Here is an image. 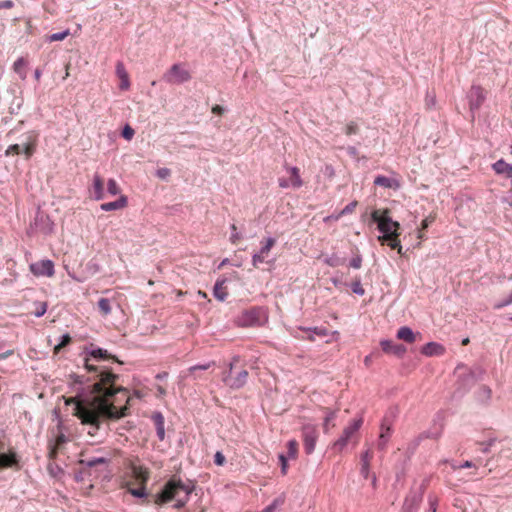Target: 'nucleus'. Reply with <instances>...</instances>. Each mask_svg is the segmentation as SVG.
I'll return each mask as SVG.
<instances>
[{
	"instance_id": "5",
	"label": "nucleus",
	"mask_w": 512,
	"mask_h": 512,
	"mask_svg": "<svg viewBox=\"0 0 512 512\" xmlns=\"http://www.w3.org/2000/svg\"><path fill=\"white\" fill-rule=\"evenodd\" d=\"M239 357L234 356L229 364V371L224 372L222 381L231 389H239L243 387L248 378V371L245 367H237Z\"/></svg>"
},
{
	"instance_id": "50",
	"label": "nucleus",
	"mask_w": 512,
	"mask_h": 512,
	"mask_svg": "<svg viewBox=\"0 0 512 512\" xmlns=\"http://www.w3.org/2000/svg\"><path fill=\"white\" fill-rule=\"evenodd\" d=\"M226 462L225 456L220 452H216L214 456V463L218 466H223Z\"/></svg>"
},
{
	"instance_id": "2",
	"label": "nucleus",
	"mask_w": 512,
	"mask_h": 512,
	"mask_svg": "<svg viewBox=\"0 0 512 512\" xmlns=\"http://www.w3.org/2000/svg\"><path fill=\"white\" fill-rule=\"evenodd\" d=\"M190 493L191 489L186 486L180 479L176 480L172 478L165 484L162 491L157 494L155 503L161 505L172 500H176L177 502L175 507L181 508L188 501Z\"/></svg>"
},
{
	"instance_id": "34",
	"label": "nucleus",
	"mask_w": 512,
	"mask_h": 512,
	"mask_svg": "<svg viewBox=\"0 0 512 512\" xmlns=\"http://www.w3.org/2000/svg\"><path fill=\"white\" fill-rule=\"evenodd\" d=\"M98 309L102 316H108L112 311L110 300L107 298H100L98 301Z\"/></svg>"
},
{
	"instance_id": "52",
	"label": "nucleus",
	"mask_w": 512,
	"mask_h": 512,
	"mask_svg": "<svg viewBox=\"0 0 512 512\" xmlns=\"http://www.w3.org/2000/svg\"><path fill=\"white\" fill-rule=\"evenodd\" d=\"M279 460H280V463H281L282 474L285 475L287 473V468H288L287 458L284 455H280L279 456Z\"/></svg>"
},
{
	"instance_id": "47",
	"label": "nucleus",
	"mask_w": 512,
	"mask_h": 512,
	"mask_svg": "<svg viewBox=\"0 0 512 512\" xmlns=\"http://www.w3.org/2000/svg\"><path fill=\"white\" fill-rule=\"evenodd\" d=\"M47 310V304L45 302H41L38 304L36 311L34 312V315L36 317H41L46 313Z\"/></svg>"
},
{
	"instance_id": "39",
	"label": "nucleus",
	"mask_w": 512,
	"mask_h": 512,
	"mask_svg": "<svg viewBox=\"0 0 512 512\" xmlns=\"http://www.w3.org/2000/svg\"><path fill=\"white\" fill-rule=\"evenodd\" d=\"M351 289H352L353 293L358 294V295H364V293H365V290L362 287L360 279H355L351 283Z\"/></svg>"
},
{
	"instance_id": "15",
	"label": "nucleus",
	"mask_w": 512,
	"mask_h": 512,
	"mask_svg": "<svg viewBox=\"0 0 512 512\" xmlns=\"http://www.w3.org/2000/svg\"><path fill=\"white\" fill-rule=\"evenodd\" d=\"M380 346L385 353L398 357H402L406 353V348L402 344H395L391 340H382Z\"/></svg>"
},
{
	"instance_id": "9",
	"label": "nucleus",
	"mask_w": 512,
	"mask_h": 512,
	"mask_svg": "<svg viewBox=\"0 0 512 512\" xmlns=\"http://www.w3.org/2000/svg\"><path fill=\"white\" fill-rule=\"evenodd\" d=\"M318 430L316 425L313 424H305L302 427V437L304 443V449L307 454H311L314 449L318 439Z\"/></svg>"
},
{
	"instance_id": "54",
	"label": "nucleus",
	"mask_w": 512,
	"mask_h": 512,
	"mask_svg": "<svg viewBox=\"0 0 512 512\" xmlns=\"http://www.w3.org/2000/svg\"><path fill=\"white\" fill-rule=\"evenodd\" d=\"M494 442L495 438H491L487 443H481V445L483 446L481 449L482 452L487 453L489 451V448L494 444Z\"/></svg>"
},
{
	"instance_id": "48",
	"label": "nucleus",
	"mask_w": 512,
	"mask_h": 512,
	"mask_svg": "<svg viewBox=\"0 0 512 512\" xmlns=\"http://www.w3.org/2000/svg\"><path fill=\"white\" fill-rule=\"evenodd\" d=\"M358 205V202L357 201H353L351 203H349L340 213V216L341 215H345V214H349V213H352L356 206Z\"/></svg>"
},
{
	"instance_id": "51",
	"label": "nucleus",
	"mask_w": 512,
	"mask_h": 512,
	"mask_svg": "<svg viewBox=\"0 0 512 512\" xmlns=\"http://www.w3.org/2000/svg\"><path fill=\"white\" fill-rule=\"evenodd\" d=\"M35 151V144L34 143H28L24 147V154L26 158H30Z\"/></svg>"
},
{
	"instance_id": "14",
	"label": "nucleus",
	"mask_w": 512,
	"mask_h": 512,
	"mask_svg": "<svg viewBox=\"0 0 512 512\" xmlns=\"http://www.w3.org/2000/svg\"><path fill=\"white\" fill-rule=\"evenodd\" d=\"M430 483V477H426L423 479L421 486H420V494L418 496H412L411 498L407 497L404 502V507L411 510L412 507L419 506L420 502L422 501V496L424 494V491L429 486Z\"/></svg>"
},
{
	"instance_id": "10",
	"label": "nucleus",
	"mask_w": 512,
	"mask_h": 512,
	"mask_svg": "<svg viewBox=\"0 0 512 512\" xmlns=\"http://www.w3.org/2000/svg\"><path fill=\"white\" fill-rule=\"evenodd\" d=\"M29 269H30L31 273L37 277H40V276L52 277L55 273L54 263L48 259L41 260L36 263H32L29 266Z\"/></svg>"
},
{
	"instance_id": "46",
	"label": "nucleus",
	"mask_w": 512,
	"mask_h": 512,
	"mask_svg": "<svg viewBox=\"0 0 512 512\" xmlns=\"http://www.w3.org/2000/svg\"><path fill=\"white\" fill-rule=\"evenodd\" d=\"M134 129L129 126V125H126L122 131V136L126 139V140H131L134 136Z\"/></svg>"
},
{
	"instance_id": "38",
	"label": "nucleus",
	"mask_w": 512,
	"mask_h": 512,
	"mask_svg": "<svg viewBox=\"0 0 512 512\" xmlns=\"http://www.w3.org/2000/svg\"><path fill=\"white\" fill-rule=\"evenodd\" d=\"M107 190L111 195H117L120 193V187L114 179L108 180Z\"/></svg>"
},
{
	"instance_id": "23",
	"label": "nucleus",
	"mask_w": 512,
	"mask_h": 512,
	"mask_svg": "<svg viewBox=\"0 0 512 512\" xmlns=\"http://www.w3.org/2000/svg\"><path fill=\"white\" fill-rule=\"evenodd\" d=\"M213 295L219 301H224L227 298L228 290L225 279L216 281L213 289Z\"/></svg>"
},
{
	"instance_id": "25",
	"label": "nucleus",
	"mask_w": 512,
	"mask_h": 512,
	"mask_svg": "<svg viewBox=\"0 0 512 512\" xmlns=\"http://www.w3.org/2000/svg\"><path fill=\"white\" fill-rule=\"evenodd\" d=\"M391 436V426L383 422L378 440V448L384 450Z\"/></svg>"
},
{
	"instance_id": "21",
	"label": "nucleus",
	"mask_w": 512,
	"mask_h": 512,
	"mask_svg": "<svg viewBox=\"0 0 512 512\" xmlns=\"http://www.w3.org/2000/svg\"><path fill=\"white\" fill-rule=\"evenodd\" d=\"M286 170L289 174V182L291 187L298 189L303 185V181L300 175V169L297 167H286Z\"/></svg>"
},
{
	"instance_id": "57",
	"label": "nucleus",
	"mask_w": 512,
	"mask_h": 512,
	"mask_svg": "<svg viewBox=\"0 0 512 512\" xmlns=\"http://www.w3.org/2000/svg\"><path fill=\"white\" fill-rule=\"evenodd\" d=\"M434 218H425L421 223V229L425 230L428 228V226L433 222Z\"/></svg>"
},
{
	"instance_id": "24",
	"label": "nucleus",
	"mask_w": 512,
	"mask_h": 512,
	"mask_svg": "<svg viewBox=\"0 0 512 512\" xmlns=\"http://www.w3.org/2000/svg\"><path fill=\"white\" fill-rule=\"evenodd\" d=\"M128 204L127 197L125 195H121L120 198L113 202L103 203L101 204V209L103 211H112L125 208Z\"/></svg>"
},
{
	"instance_id": "17",
	"label": "nucleus",
	"mask_w": 512,
	"mask_h": 512,
	"mask_svg": "<svg viewBox=\"0 0 512 512\" xmlns=\"http://www.w3.org/2000/svg\"><path fill=\"white\" fill-rule=\"evenodd\" d=\"M116 74L120 79L119 88L123 91H126L130 88V79L129 75L122 63H117L116 65Z\"/></svg>"
},
{
	"instance_id": "35",
	"label": "nucleus",
	"mask_w": 512,
	"mask_h": 512,
	"mask_svg": "<svg viewBox=\"0 0 512 512\" xmlns=\"http://www.w3.org/2000/svg\"><path fill=\"white\" fill-rule=\"evenodd\" d=\"M284 502H285V497L279 496V497L275 498L269 506H267L260 512H276V510L279 509L284 504Z\"/></svg>"
},
{
	"instance_id": "56",
	"label": "nucleus",
	"mask_w": 512,
	"mask_h": 512,
	"mask_svg": "<svg viewBox=\"0 0 512 512\" xmlns=\"http://www.w3.org/2000/svg\"><path fill=\"white\" fill-rule=\"evenodd\" d=\"M157 174L160 178H166L170 175V170L167 168H161L157 171Z\"/></svg>"
},
{
	"instance_id": "43",
	"label": "nucleus",
	"mask_w": 512,
	"mask_h": 512,
	"mask_svg": "<svg viewBox=\"0 0 512 512\" xmlns=\"http://www.w3.org/2000/svg\"><path fill=\"white\" fill-rule=\"evenodd\" d=\"M349 266L354 269H360L362 266V257L360 254H356L349 262Z\"/></svg>"
},
{
	"instance_id": "53",
	"label": "nucleus",
	"mask_w": 512,
	"mask_h": 512,
	"mask_svg": "<svg viewBox=\"0 0 512 512\" xmlns=\"http://www.w3.org/2000/svg\"><path fill=\"white\" fill-rule=\"evenodd\" d=\"M14 7V2L12 0L0 1V9H11Z\"/></svg>"
},
{
	"instance_id": "49",
	"label": "nucleus",
	"mask_w": 512,
	"mask_h": 512,
	"mask_svg": "<svg viewBox=\"0 0 512 512\" xmlns=\"http://www.w3.org/2000/svg\"><path fill=\"white\" fill-rule=\"evenodd\" d=\"M106 463V459L103 457H93L87 461L88 466H96L98 464H104Z\"/></svg>"
},
{
	"instance_id": "4",
	"label": "nucleus",
	"mask_w": 512,
	"mask_h": 512,
	"mask_svg": "<svg viewBox=\"0 0 512 512\" xmlns=\"http://www.w3.org/2000/svg\"><path fill=\"white\" fill-rule=\"evenodd\" d=\"M268 321V311L264 307H251L242 311L235 319L239 327L263 326Z\"/></svg>"
},
{
	"instance_id": "45",
	"label": "nucleus",
	"mask_w": 512,
	"mask_h": 512,
	"mask_svg": "<svg viewBox=\"0 0 512 512\" xmlns=\"http://www.w3.org/2000/svg\"><path fill=\"white\" fill-rule=\"evenodd\" d=\"M512 304V291L510 292V294L508 295V297L506 299H504L503 301L499 302V303H496L494 305V308L495 309H501L503 307H506L508 305Z\"/></svg>"
},
{
	"instance_id": "29",
	"label": "nucleus",
	"mask_w": 512,
	"mask_h": 512,
	"mask_svg": "<svg viewBox=\"0 0 512 512\" xmlns=\"http://www.w3.org/2000/svg\"><path fill=\"white\" fill-rule=\"evenodd\" d=\"M325 417L323 422V430L328 433L331 428L335 427L334 420L336 418V411L330 410L329 408L324 409Z\"/></svg>"
},
{
	"instance_id": "27",
	"label": "nucleus",
	"mask_w": 512,
	"mask_h": 512,
	"mask_svg": "<svg viewBox=\"0 0 512 512\" xmlns=\"http://www.w3.org/2000/svg\"><path fill=\"white\" fill-rule=\"evenodd\" d=\"M373 458V452L371 449L366 450L361 455V474L364 478H368L369 470H370V462Z\"/></svg>"
},
{
	"instance_id": "13",
	"label": "nucleus",
	"mask_w": 512,
	"mask_h": 512,
	"mask_svg": "<svg viewBox=\"0 0 512 512\" xmlns=\"http://www.w3.org/2000/svg\"><path fill=\"white\" fill-rule=\"evenodd\" d=\"M400 232L399 233H389V235H380L378 236V241L381 245L387 244L391 249L397 250V252L402 255V246L400 243Z\"/></svg>"
},
{
	"instance_id": "33",
	"label": "nucleus",
	"mask_w": 512,
	"mask_h": 512,
	"mask_svg": "<svg viewBox=\"0 0 512 512\" xmlns=\"http://www.w3.org/2000/svg\"><path fill=\"white\" fill-rule=\"evenodd\" d=\"M26 65L27 62L24 58H19L14 62L13 70L21 77V79L26 78Z\"/></svg>"
},
{
	"instance_id": "63",
	"label": "nucleus",
	"mask_w": 512,
	"mask_h": 512,
	"mask_svg": "<svg viewBox=\"0 0 512 512\" xmlns=\"http://www.w3.org/2000/svg\"><path fill=\"white\" fill-rule=\"evenodd\" d=\"M157 391L160 395L166 394V390L162 386H157Z\"/></svg>"
},
{
	"instance_id": "3",
	"label": "nucleus",
	"mask_w": 512,
	"mask_h": 512,
	"mask_svg": "<svg viewBox=\"0 0 512 512\" xmlns=\"http://www.w3.org/2000/svg\"><path fill=\"white\" fill-rule=\"evenodd\" d=\"M130 473L124 480V486L129 493L135 497L145 496L146 484L149 480V471L147 468L137 465L134 461L129 460L127 464Z\"/></svg>"
},
{
	"instance_id": "12",
	"label": "nucleus",
	"mask_w": 512,
	"mask_h": 512,
	"mask_svg": "<svg viewBox=\"0 0 512 512\" xmlns=\"http://www.w3.org/2000/svg\"><path fill=\"white\" fill-rule=\"evenodd\" d=\"M89 194L94 200L97 201L102 200L105 196L104 180L98 173L93 175L92 184L89 188Z\"/></svg>"
},
{
	"instance_id": "61",
	"label": "nucleus",
	"mask_w": 512,
	"mask_h": 512,
	"mask_svg": "<svg viewBox=\"0 0 512 512\" xmlns=\"http://www.w3.org/2000/svg\"><path fill=\"white\" fill-rule=\"evenodd\" d=\"M41 75H42V71H41L40 69H38V68H37V69L35 70V73H34L35 79H36L37 81H39V80H40V78H41Z\"/></svg>"
},
{
	"instance_id": "42",
	"label": "nucleus",
	"mask_w": 512,
	"mask_h": 512,
	"mask_svg": "<svg viewBox=\"0 0 512 512\" xmlns=\"http://www.w3.org/2000/svg\"><path fill=\"white\" fill-rule=\"evenodd\" d=\"M358 131H359L358 125L353 121L348 123L345 127V134L348 136L357 134Z\"/></svg>"
},
{
	"instance_id": "41",
	"label": "nucleus",
	"mask_w": 512,
	"mask_h": 512,
	"mask_svg": "<svg viewBox=\"0 0 512 512\" xmlns=\"http://www.w3.org/2000/svg\"><path fill=\"white\" fill-rule=\"evenodd\" d=\"M231 229L233 232L230 236V242L234 245H237L239 241L242 239V236L240 235V233L237 232V227L235 224L231 225Z\"/></svg>"
},
{
	"instance_id": "6",
	"label": "nucleus",
	"mask_w": 512,
	"mask_h": 512,
	"mask_svg": "<svg viewBox=\"0 0 512 512\" xmlns=\"http://www.w3.org/2000/svg\"><path fill=\"white\" fill-rule=\"evenodd\" d=\"M371 218L377 224L382 235L400 232V224L392 219L391 211L388 208L374 210L371 213Z\"/></svg>"
},
{
	"instance_id": "62",
	"label": "nucleus",
	"mask_w": 512,
	"mask_h": 512,
	"mask_svg": "<svg viewBox=\"0 0 512 512\" xmlns=\"http://www.w3.org/2000/svg\"><path fill=\"white\" fill-rule=\"evenodd\" d=\"M69 70H70V63H67L65 65V75H64V79H66L67 77H69L70 73H69Z\"/></svg>"
},
{
	"instance_id": "36",
	"label": "nucleus",
	"mask_w": 512,
	"mask_h": 512,
	"mask_svg": "<svg viewBox=\"0 0 512 512\" xmlns=\"http://www.w3.org/2000/svg\"><path fill=\"white\" fill-rule=\"evenodd\" d=\"M288 457L295 459L298 453V442L296 440H290L287 444Z\"/></svg>"
},
{
	"instance_id": "55",
	"label": "nucleus",
	"mask_w": 512,
	"mask_h": 512,
	"mask_svg": "<svg viewBox=\"0 0 512 512\" xmlns=\"http://www.w3.org/2000/svg\"><path fill=\"white\" fill-rule=\"evenodd\" d=\"M278 183H279V186L281 188H289V187H291V184H290L289 180L286 179V178H279L278 179Z\"/></svg>"
},
{
	"instance_id": "7",
	"label": "nucleus",
	"mask_w": 512,
	"mask_h": 512,
	"mask_svg": "<svg viewBox=\"0 0 512 512\" xmlns=\"http://www.w3.org/2000/svg\"><path fill=\"white\" fill-rule=\"evenodd\" d=\"M362 423L363 419L358 418L354 419L347 427H345L340 438L333 443V449H335L338 452H342L343 449L348 444V442L360 429Z\"/></svg>"
},
{
	"instance_id": "59",
	"label": "nucleus",
	"mask_w": 512,
	"mask_h": 512,
	"mask_svg": "<svg viewBox=\"0 0 512 512\" xmlns=\"http://www.w3.org/2000/svg\"><path fill=\"white\" fill-rule=\"evenodd\" d=\"M476 467V465L471 461H465L462 465H460V468H471Z\"/></svg>"
},
{
	"instance_id": "60",
	"label": "nucleus",
	"mask_w": 512,
	"mask_h": 512,
	"mask_svg": "<svg viewBox=\"0 0 512 512\" xmlns=\"http://www.w3.org/2000/svg\"><path fill=\"white\" fill-rule=\"evenodd\" d=\"M13 353V351H6L4 353L0 354V361L6 359L8 356H10Z\"/></svg>"
},
{
	"instance_id": "18",
	"label": "nucleus",
	"mask_w": 512,
	"mask_h": 512,
	"mask_svg": "<svg viewBox=\"0 0 512 512\" xmlns=\"http://www.w3.org/2000/svg\"><path fill=\"white\" fill-rule=\"evenodd\" d=\"M471 97L472 99L470 101V108L472 110L478 109L485 99L484 90L479 86L473 87L471 91Z\"/></svg>"
},
{
	"instance_id": "16",
	"label": "nucleus",
	"mask_w": 512,
	"mask_h": 512,
	"mask_svg": "<svg viewBox=\"0 0 512 512\" xmlns=\"http://www.w3.org/2000/svg\"><path fill=\"white\" fill-rule=\"evenodd\" d=\"M421 353L425 356H441L445 353V348L439 343L429 342L421 348Z\"/></svg>"
},
{
	"instance_id": "40",
	"label": "nucleus",
	"mask_w": 512,
	"mask_h": 512,
	"mask_svg": "<svg viewBox=\"0 0 512 512\" xmlns=\"http://www.w3.org/2000/svg\"><path fill=\"white\" fill-rule=\"evenodd\" d=\"M69 35V30L60 33L51 34L48 37L49 42L62 41Z\"/></svg>"
},
{
	"instance_id": "28",
	"label": "nucleus",
	"mask_w": 512,
	"mask_h": 512,
	"mask_svg": "<svg viewBox=\"0 0 512 512\" xmlns=\"http://www.w3.org/2000/svg\"><path fill=\"white\" fill-rule=\"evenodd\" d=\"M18 463L17 456L14 452L0 454V468H8Z\"/></svg>"
},
{
	"instance_id": "26",
	"label": "nucleus",
	"mask_w": 512,
	"mask_h": 512,
	"mask_svg": "<svg viewBox=\"0 0 512 512\" xmlns=\"http://www.w3.org/2000/svg\"><path fill=\"white\" fill-rule=\"evenodd\" d=\"M492 168L497 174H505L507 177H512V164L507 163L503 159L496 161Z\"/></svg>"
},
{
	"instance_id": "64",
	"label": "nucleus",
	"mask_w": 512,
	"mask_h": 512,
	"mask_svg": "<svg viewBox=\"0 0 512 512\" xmlns=\"http://www.w3.org/2000/svg\"><path fill=\"white\" fill-rule=\"evenodd\" d=\"M198 295L201 296L202 298H207V294L204 291L199 290Z\"/></svg>"
},
{
	"instance_id": "44",
	"label": "nucleus",
	"mask_w": 512,
	"mask_h": 512,
	"mask_svg": "<svg viewBox=\"0 0 512 512\" xmlns=\"http://www.w3.org/2000/svg\"><path fill=\"white\" fill-rule=\"evenodd\" d=\"M21 152V148H20V145L18 144H13V145H10L6 151H5V155L6 156H14V155H18L20 154Z\"/></svg>"
},
{
	"instance_id": "8",
	"label": "nucleus",
	"mask_w": 512,
	"mask_h": 512,
	"mask_svg": "<svg viewBox=\"0 0 512 512\" xmlns=\"http://www.w3.org/2000/svg\"><path fill=\"white\" fill-rule=\"evenodd\" d=\"M191 75L182 64H174L165 74L164 80L170 84H182L189 81Z\"/></svg>"
},
{
	"instance_id": "1",
	"label": "nucleus",
	"mask_w": 512,
	"mask_h": 512,
	"mask_svg": "<svg viewBox=\"0 0 512 512\" xmlns=\"http://www.w3.org/2000/svg\"><path fill=\"white\" fill-rule=\"evenodd\" d=\"M89 358H85V368L89 372H98L96 382L93 384L92 398L82 399L80 397L65 398L66 405H74L73 415L77 416L83 424L93 426L99 429L102 418L120 419L127 415L131 396H128V390L117 386L119 379L117 374L108 369L90 364Z\"/></svg>"
},
{
	"instance_id": "37",
	"label": "nucleus",
	"mask_w": 512,
	"mask_h": 512,
	"mask_svg": "<svg viewBox=\"0 0 512 512\" xmlns=\"http://www.w3.org/2000/svg\"><path fill=\"white\" fill-rule=\"evenodd\" d=\"M71 341L72 339L69 334L63 335L61 342L54 347V354H58L60 350L70 344Z\"/></svg>"
},
{
	"instance_id": "11",
	"label": "nucleus",
	"mask_w": 512,
	"mask_h": 512,
	"mask_svg": "<svg viewBox=\"0 0 512 512\" xmlns=\"http://www.w3.org/2000/svg\"><path fill=\"white\" fill-rule=\"evenodd\" d=\"M276 240L274 238H267L263 242L259 253H256L252 257V265L257 268L259 264L266 262V258L269 255L271 249L274 247Z\"/></svg>"
},
{
	"instance_id": "20",
	"label": "nucleus",
	"mask_w": 512,
	"mask_h": 512,
	"mask_svg": "<svg viewBox=\"0 0 512 512\" xmlns=\"http://www.w3.org/2000/svg\"><path fill=\"white\" fill-rule=\"evenodd\" d=\"M417 337H420V333H414L412 329L407 326H403L397 331V338L407 343L415 342Z\"/></svg>"
},
{
	"instance_id": "31",
	"label": "nucleus",
	"mask_w": 512,
	"mask_h": 512,
	"mask_svg": "<svg viewBox=\"0 0 512 512\" xmlns=\"http://www.w3.org/2000/svg\"><path fill=\"white\" fill-rule=\"evenodd\" d=\"M152 419L156 426L158 438L160 440H164V437H165L164 417L160 413H156L152 416Z\"/></svg>"
},
{
	"instance_id": "19",
	"label": "nucleus",
	"mask_w": 512,
	"mask_h": 512,
	"mask_svg": "<svg viewBox=\"0 0 512 512\" xmlns=\"http://www.w3.org/2000/svg\"><path fill=\"white\" fill-rule=\"evenodd\" d=\"M67 438L63 433L57 435L55 441L53 443H49V453L48 456L50 459H55L58 451L61 447L66 443Z\"/></svg>"
},
{
	"instance_id": "30",
	"label": "nucleus",
	"mask_w": 512,
	"mask_h": 512,
	"mask_svg": "<svg viewBox=\"0 0 512 512\" xmlns=\"http://www.w3.org/2000/svg\"><path fill=\"white\" fill-rule=\"evenodd\" d=\"M374 184L385 188H398L399 183L395 179L388 178L386 176L379 175L375 178Z\"/></svg>"
},
{
	"instance_id": "32",
	"label": "nucleus",
	"mask_w": 512,
	"mask_h": 512,
	"mask_svg": "<svg viewBox=\"0 0 512 512\" xmlns=\"http://www.w3.org/2000/svg\"><path fill=\"white\" fill-rule=\"evenodd\" d=\"M214 366H215V362L214 361H210V362H208L206 364L191 366L187 370L188 376H191L194 379H198V378H200V376L197 374L198 371H200V370H208V369H210V368H212Z\"/></svg>"
},
{
	"instance_id": "22",
	"label": "nucleus",
	"mask_w": 512,
	"mask_h": 512,
	"mask_svg": "<svg viewBox=\"0 0 512 512\" xmlns=\"http://www.w3.org/2000/svg\"><path fill=\"white\" fill-rule=\"evenodd\" d=\"M89 355H90V357H92L95 360H113V361H115L117 363L122 364V362L119 361L116 356L108 353L107 350L102 349V348L92 349L89 352Z\"/></svg>"
},
{
	"instance_id": "58",
	"label": "nucleus",
	"mask_w": 512,
	"mask_h": 512,
	"mask_svg": "<svg viewBox=\"0 0 512 512\" xmlns=\"http://www.w3.org/2000/svg\"><path fill=\"white\" fill-rule=\"evenodd\" d=\"M212 113L217 115H222L224 113V108L220 105H214L212 107Z\"/></svg>"
}]
</instances>
